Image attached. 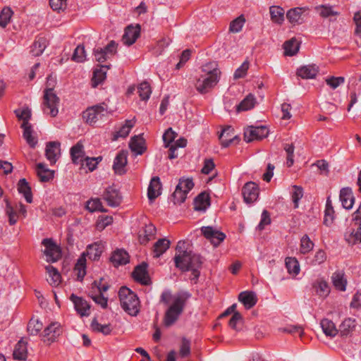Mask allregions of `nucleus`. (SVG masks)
Returning <instances> with one entry per match:
<instances>
[{
    "instance_id": "c85d7f7f",
    "label": "nucleus",
    "mask_w": 361,
    "mask_h": 361,
    "mask_svg": "<svg viewBox=\"0 0 361 361\" xmlns=\"http://www.w3.org/2000/svg\"><path fill=\"white\" fill-rule=\"evenodd\" d=\"M70 153L72 161L75 164H78L85 158L84 146L80 142H77L71 148Z\"/></svg>"
},
{
    "instance_id": "ddd939ff",
    "label": "nucleus",
    "mask_w": 361,
    "mask_h": 361,
    "mask_svg": "<svg viewBox=\"0 0 361 361\" xmlns=\"http://www.w3.org/2000/svg\"><path fill=\"white\" fill-rule=\"evenodd\" d=\"M268 134L269 129L266 126H250L244 132V140L246 142H250L255 140L263 139L267 137Z\"/></svg>"
},
{
    "instance_id": "9b49d317",
    "label": "nucleus",
    "mask_w": 361,
    "mask_h": 361,
    "mask_svg": "<svg viewBox=\"0 0 361 361\" xmlns=\"http://www.w3.org/2000/svg\"><path fill=\"white\" fill-rule=\"evenodd\" d=\"M201 232L214 247L219 245L226 238L225 233L212 226H202Z\"/></svg>"
},
{
    "instance_id": "c03bdc74",
    "label": "nucleus",
    "mask_w": 361,
    "mask_h": 361,
    "mask_svg": "<svg viewBox=\"0 0 361 361\" xmlns=\"http://www.w3.org/2000/svg\"><path fill=\"white\" fill-rule=\"evenodd\" d=\"M313 287L318 295L320 297H326L330 293V287L328 283L323 279H317L313 285Z\"/></svg>"
},
{
    "instance_id": "cd10ccee",
    "label": "nucleus",
    "mask_w": 361,
    "mask_h": 361,
    "mask_svg": "<svg viewBox=\"0 0 361 361\" xmlns=\"http://www.w3.org/2000/svg\"><path fill=\"white\" fill-rule=\"evenodd\" d=\"M21 128L23 129V137L26 140V142L32 148H35L37 144V139L33 135L34 130L32 126L30 123L21 124Z\"/></svg>"
},
{
    "instance_id": "e433bc0d",
    "label": "nucleus",
    "mask_w": 361,
    "mask_h": 361,
    "mask_svg": "<svg viewBox=\"0 0 361 361\" xmlns=\"http://www.w3.org/2000/svg\"><path fill=\"white\" fill-rule=\"evenodd\" d=\"M321 327L323 332L326 336L334 337L337 335L338 331L336 327L335 324L329 319H323L320 322Z\"/></svg>"
},
{
    "instance_id": "680f3d73",
    "label": "nucleus",
    "mask_w": 361,
    "mask_h": 361,
    "mask_svg": "<svg viewBox=\"0 0 361 361\" xmlns=\"http://www.w3.org/2000/svg\"><path fill=\"white\" fill-rule=\"evenodd\" d=\"M245 18L243 16H240L233 20H232L229 25V31L233 33H237L241 31L245 23Z\"/></svg>"
},
{
    "instance_id": "2eb2a0df",
    "label": "nucleus",
    "mask_w": 361,
    "mask_h": 361,
    "mask_svg": "<svg viewBox=\"0 0 361 361\" xmlns=\"http://www.w3.org/2000/svg\"><path fill=\"white\" fill-rule=\"evenodd\" d=\"M259 187L254 182H248L245 184L242 189V194L244 201L250 204L255 202L259 197Z\"/></svg>"
},
{
    "instance_id": "6e6d98bb",
    "label": "nucleus",
    "mask_w": 361,
    "mask_h": 361,
    "mask_svg": "<svg viewBox=\"0 0 361 361\" xmlns=\"http://www.w3.org/2000/svg\"><path fill=\"white\" fill-rule=\"evenodd\" d=\"M355 327V320L351 318L345 319L340 326V331L342 335L346 336Z\"/></svg>"
},
{
    "instance_id": "bb28decb",
    "label": "nucleus",
    "mask_w": 361,
    "mask_h": 361,
    "mask_svg": "<svg viewBox=\"0 0 361 361\" xmlns=\"http://www.w3.org/2000/svg\"><path fill=\"white\" fill-rule=\"evenodd\" d=\"M156 227L152 224H149L145 226L143 230L139 233V241L141 244H146L149 240L154 238L156 235Z\"/></svg>"
},
{
    "instance_id": "0e129e2a",
    "label": "nucleus",
    "mask_w": 361,
    "mask_h": 361,
    "mask_svg": "<svg viewBox=\"0 0 361 361\" xmlns=\"http://www.w3.org/2000/svg\"><path fill=\"white\" fill-rule=\"evenodd\" d=\"M14 113L19 120L23 121L22 123H29L31 118V110L28 107H25L22 109H16Z\"/></svg>"
},
{
    "instance_id": "c756f323",
    "label": "nucleus",
    "mask_w": 361,
    "mask_h": 361,
    "mask_svg": "<svg viewBox=\"0 0 361 361\" xmlns=\"http://www.w3.org/2000/svg\"><path fill=\"white\" fill-rule=\"evenodd\" d=\"M110 260L115 267L126 264L129 262V255L124 250L118 249L112 253Z\"/></svg>"
},
{
    "instance_id": "a19ab883",
    "label": "nucleus",
    "mask_w": 361,
    "mask_h": 361,
    "mask_svg": "<svg viewBox=\"0 0 361 361\" xmlns=\"http://www.w3.org/2000/svg\"><path fill=\"white\" fill-rule=\"evenodd\" d=\"M271 20L277 24H282L284 20V10L279 6H271L269 8Z\"/></svg>"
},
{
    "instance_id": "412c9836",
    "label": "nucleus",
    "mask_w": 361,
    "mask_h": 361,
    "mask_svg": "<svg viewBox=\"0 0 361 361\" xmlns=\"http://www.w3.org/2000/svg\"><path fill=\"white\" fill-rule=\"evenodd\" d=\"M161 190L160 178L158 176H154L150 180L147 190V197L151 202L161 195Z\"/></svg>"
},
{
    "instance_id": "aec40b11",
    "label": "nucleus",
    "mask_w": 361,
    "mask_h": 361,
    "mask_svg": "<svg viewBox=\"0 0 361 361\" xmlns=\"http://www.w3.org/2000/svg\"><path fill=\"white\" fill-rule=\"evenodd\" d=\"M128 152L124 150L120 151L114 159L113 169L116 174L123 175L126 173V166L127 161Z\"/></svg>"
},
{
    "instance_id": "a878e982",
    "label": "nucleus",
    "mask_w": 361,
    "mask_h": 361,
    "mask_svg": "<svg viewBox=\"0 0 361 361\" xmlns=\"http://www.w3.org/2000/svg\"><path fill=\"white\" fill-rule=\"evenodd\" d=\"M209 206L210 197L205 191L200 193L194 200V209L197 211H205Z\"/></svg>"
},
{
    "instance_id": "8fccbe9b",
    "label": "nucleus",
    "mask_w": 361,
    "mask_h": 361,
    "mask_svg": "<svg viewBox=\"0 0 361 361\" xmlns=\"http://www.w3.org/2000/svg\"><path fill=\"white\" fill-rule=\"evenodd\" d=\"M255 104V98L253 94H248L238 106L237 111H247L252 109Z\"/></svg>"
},
{
    "instance_id": "f704fd0d",
    "label": "nucleus",
    "mask_w": 361,
    "mask_h": 361,
    "mask_svg": "<svg viewBox=\"0 0 361 361\" xmlns=\"http://www.w3.org/2000/svg\"><path fill=\"white\" fill-rule=\"evenodd\" d=\"M171 242L166 238L159 239L154 245L153 253L154 257H159L170 247Z\"/></svg>"
},
{
    "instance_id": "e2e57ef3",
    "label": "nucleus",
    "mask_w": 361,
    "mask_h": 361,
    "mask_svg": "<svg viewBox=\"0 0 361 361\" xmlns=\"http://www.w3.org/2000/svg\"><path fill=\"white\" fill-rule=\"evenodd\" d=\"M86 59L85 50L83 45H78L74 50L72 60L77 63L84 62Z\"/></svg>"
},
{
    "instance_id": "a18cd8bd",
    "label": "nucleus",
    "mask_w": 361,
    "mask_h": 361,
    "mask_svg": "<svg viewBox=\"0 0 361 361\" xmlns=\"http://www.w3.org/2000/svg\"><path fill=\"white\" fill-rule=\"evenodd\" d=\"M47 47V40L44 37H39L31 47L30 53L34 56L41 55Z\"/></svg>"
},
{
    "instance_id": "a211bd4d",
    "label": "nucleus",
    "mask_w": 361,
    "mask_h": 361,
    "mask_svg": "<svg viewBox=\"0 0 361 361\" xmlns=\"http://www.w3.org/2000/svg\"><path fill=\"white\" fill-rule=\"evenodd\" d=\"M103 199L110 207H117L121 202V196L119 191L113 186L108 187L104 194Z\"/></svg>"
},
{
    "instance_id": "20e7f679",
    "label": "nucleus",
    "mask_w": 361,
    "mask_h": 361,
    "mask_svg": "<svg viewBox=\"0 0 361 361\" xmlns=\"http://www.w3.org/2000/svg\"><path fill=\"white\" fill-rule=\"evenodd\" d=\"M221 72L215 61H209L200 68V73L194 82L196 90L201 94L209 92L219 82Z\"/></svg>"
},
{
    "instance_id": "5fc2aeb1",
    "label": "nucleus",
    "mask_w": 361,
    "mask_h": 361,
    "mask_svg": "<svg viewBox=\"0 0 361 361\" xmlns=\"http://www.w3.org/2000/svg\"><path fill=\"white\" fill-rule=\"evenodd\" d=\"M135 121L133 120H126L125 121V124L122 126L120 130L116 133L115 135L116 138L118 137H126L129 133L132 128L134 126Z\"/></svg>"
},
{
    "instance_id": "79ce46f5",
    "label": "nucleus",
    "mask_w": 361,
    "mask_h": 361,
    "mask_svg": "<svg viewBox=\"0 0 361 361\" xmlns=\"http://www.w3.org/2000/svg\"><path fill=\"white\" fill-rule=\"evenodd\" d=\"M45 269L49 274V278L47 279L49 283L52 286H59L61 282V274L57 269L51 265L47 266Z\"/></svg>"
},
{
    "instance_id": "4d7b16f0",
    "label": "nucleus",
    "mask_w": 361,
    "mask_h": 361,
    "mask_svg": "<svg viewBox=\"0 0 361 361\" xmlns=\"http://www.w3.org/2000/svg\"><path fill=\"white\" fill-rule=\"evenodd\" d=\"M314 247L313 242L310 239L307 235H305L300 240V250L302 254L310 252Z\"/></svg>"
},
{
    "instance_id": "72a5a7b5",
    "label": "nucleus",
    "mask_w": 361,
    "mask_h": 361,
    "mask_svg": "<svg viewBox=\"0 0 361 361\" xmlns=\"http://www.w3.org/2000/svg\"><path fill=\"white\" fill-rule=\"evenodd\" d=\"M36 172L42 182H48L54 178V171L47 169L43 163L37 164Z\"/></svg>"
},
{
    "instance_id": "393cba45",
    "label": "nucleus",
    "mask_w": 361,
    "mask_h": 361,
    "mask_svg": "<svg viewBox=\"0 0 361 361\" xmlns=\"http://www.w3.org/2000/svg\"><path fill=\"white\" fill-rule=\"evenodd\" d=\"M238 300L247 310H249L256 305L257 298L252 291H243L238 295Z\"/></svg>"
},
{
    "instance_id": "37998d69",
    "label": "nucleus",
    "mask_w": 361,
    "mask_h": 361,
    "mask_svg": "<svg viewBox=\"0 0 361 361\" xmlns=\"http://www.w3.org/2000/svg\"><path fill=\"white\" fill-rule=\"evenodd\" d=\"M18 190L20 193L23 195L27 202L31 203L32 202L31 188L25 178L19 180L18 184Z\"/></svg>"
},
{
    "instance_id": "f8f14e48",
    "label": "nucleus",
    "mask_w": 361,
    "mask_h": 361,
    "mask_svg": "<svg viewBox=\"0 0 361 361\" xmlns=\"http://www.w3.org/2000/svg\"><path fill=\"white\" fill-rule=\"evenodd\" d=\"M61 334V324L58 322H52L44 329L42 335V340L44 343L50 345L55 342Z\"/></svg>"
},
{
    "instance_id": "1a4fd4ad",
    "label": "nucleus",
    "mask_w": 361,
    "mask_h": 361,
    "mask_svg": "<svg viewBox=\"0 0 361 361\" xmlns=\"http://www.w3.org/2000/svg\"><path fill=\"white\" fill-rule=\"evenodd\" d=\"M193 187L194 183L192 178H180L173 193L174 203H183L185 200L188 193Z\"/></svg>"
},
{
    "instance_id": "6e6552de",
    "label": "nucleus",
    "mask_w": 361,
    "mask_h": 361,
    "mask_svg": "<svg viewBox=\"0 0 361 361\" xmlns=\"http://www.w3.org/2000/svg\"><path fill=\"white\" fill-rule=\"evenodd\" d=\"M109 113L108 105L103 102L88 107L85 111H83L82 118L87 123L92 125L95 123L97 121L107 117Z\"/></svg>"
},
{
    "instance_id": "bf43d9fd",
    "label": "nucleus",
    "mask_w": 361,
    "mask_h": 361,
    "mask_svg": "<svg viewBox=\"0 0 361 361\" xmlns=\"http://www.w3.org/2000/svg\"><path fill=\"white\" fill-rule=\"evenodd\" d=\"M12 10L8 7H5L0 13V26L5 27L11 20L13 16Z\"/></svg>"
},
{
    "instance_id": "58836bf2",
    "label": "nucleus",
    "mask_w": 361,
    "mask_h": 361,
    "mask_svg": "<svg viewBox=\"0 0 361 361\" xmlns=\"http://www.w3.org/2000/svg\"><path fill=\"white\" fill-rule=\"evenodd\" d=\"M109 68V66H102L99 68L95 69L93 73L92 79V86L97 87L102 83L106 77V71Z\"/></svg>"
},
{
    "instance_id": "69168bd1",
    "label": "nucleus",
    "mask_w": 361,
    "mask_h": 361,
    "mask_svg": "<svg viewBox=\"0 0 361 361\" xmlns=\"http://www.w3.org/2000/svg\"><path fill=\"white\" fill-rule=\"evenodd\" d=\"M86 208L90 212H94L96 211L106 212V210L103 209L102 202L99 199H92L87 201Z\"/></svg>"
},
{
    "instance_id": "f03ea898",
    "label": "nucleus",
    "mask_w": 361,
    "mask_h": 361,
    "mask_svg": "<svg viewBox=\"0 0 361 361\" xmlns=\"http://www.w3.org/2000/svg\"><path fill=\"white\" fill-rule=\"evenodd\" d=\"M184 241H179L176 245L174 257L175 265L183 271H191L190 279L196 283L200 275V269L203 263L202 257L192 251L184 250Z\"/></svg>"
},
{
    "instance_id": "f257e3e1",
    "label": "nucleus",
    "mask_w": 361,
    "mask_h": 361,
    "mask_svg": "<svg viewBox=\"0 0 361 361\" xmlns=\"http://www.w3.org/2000/svg\"><path fill=\"white\" fill-rule=\"evenodd\" d=\"M190 296L187 291H180L175 295H171L169 291L162 293L161 302L169 305L163 319L166 327L171 326L178 320Z\"/></svg>"
},
{
    "instance_id": "c9c22d12",
    "label": "nucleus",
    "mask_w": 361,
    "mask_h": 361,
    "mask_svg": "<svg viewBox=\"0 0 361 361\" xmlns=\"http://www.w3.org/2000/svg\"><path fill=\"white\" fill-rule=\"evenodd\" d=\"M303 8H294L290 9L286 13V18L292 24H301L303 22L302 13Z\"/></svg>"
},
{
    "instance_id": "b1692460",
    "label": "nucleus",
    "mask_w": 361,
    "mask_h": 361,
    "mask_svg": "<svg viewBox=\"0 0 361 361\" xmlns=\"http://www.w3.org/2000/svg\"><path fill=\"white\" fill-rule=\"evenodd\" d=\"M340 200L341 202L342 206L345 209H352L354 202L355 197L353 196V191L350 188H343L340 191Z\"/></svg>"
},
{
    "instance_id": "09e8293b",
    "label": "nucleus",
    "mask_w": 361,
    "mask_h": 361,
    "mask_svg": "<svg viewBox=\"0 0 361 361\" xmlns=\"http://www.w3.org/2000/svg\"><path fill=\"white\" fill-rule=\"evenodd\" d=\"M345 240L350 244H356L361 242V223L355 229L345 235Z\"/></svg>"
},
{
    "instance_id": "423d86ee",
    "label": "nucleus",
    "mask_w": 361,
    "mask_h": 361,
    "mask_svg": "<svg viewBox=\"0 0 361 361\" xmlns=\"http://www.w3.org/2000/svg\"><path fill=\"white\" fill-rule=\"evenodd\" d=\"M47 79V87L44 90L42 108L44 114L55 117L59 113L60 101L54 90L56 82L51 75H49Z\"/></svg>"
},
{
    "instance_id": "052dcab7",
    "label": "nucleus",
    "mask_w": 361,
    "mask_h": 361,
    "mask_svg": "<svg viewBox=\"0 0 361 361\" xmlns=\"http://www.w3.org/2000/svg\"><path fill=\"white\" fill-rule=\"evenodd\" d=\"M43 328V324L37 319L32 318L27 325V331L31 335H37Z\"/></svg>"
},
{
    "instance_id": "9d476101",
    "label": "nucleus",
    "mask_w": 361,
    "mask_h": 361,
    "mask_svg": "<svg viewBox=\"0 0 361 361\" xmlns=\"http://www.w3.org/2000/svg\"><path fill=\"white\" fill-rule=\"evenodd\" d=\"M42 244L45 247L44 254L47 257V262H55L61 258V249L51 238H44Z\"/></svg>"
},
{
    "instance_id": "5701e85b",
    "label": "nucleus",
    "mask_w": 361,
    "mask_h": 361,
    "mask_svg": "<svg viewBox=\"0 0 361 361\" xmlns=\"http://www.w3.org/2000/svg\"><path fill=\"white\" fill-rule=\"evenodd\" d=\"M129 147L137 155L142 154L146 150L145 140L142 135H135L131 137Z\"/></svg>"
},
{
    "instance_id": "7c9ffc66",
    "label": "nucleus",
    "mask_w": 361,
    "mask_h": 361,
    "mask_svg": "<svg viewBox=\"0 0 361 361\" xmlns=\"http://www.w3.org/2000/svg\"><path fill=\"white\" fill-rule=\"evenodd\" d=\"M350 82L352 88L349 87V88L351 89V91L350 94V101L348 106V111H350L353 105L357 103V95L361 94V82L357 81V80L355 78H352L350 80Z\"/></svg>"
},
{
    "instance_id": "ea45409f",
    "label": "nucleus",
    "mask_w": 361,
    "mask_h": 361,
    "mask_svg": "<svg viewBox=\"0 0 361 361\" xmlns=\"http://www.w3.org/2000/svg\"><path fill=\"white\" fill-rule=\"evenodd\" d=\"M334 209L332 206L331 200L330 197L326 199V208L324 210V224L326 226H330L334 220Z\"/></svg>"
},
{
    "instance_id": "39448f33",
    "label": "nucleus",
    "mask_w": 361,
    "mask_h": 361,
    "mask_svg": "<svg viewBox=\"0 0 361 361\" xmlns=\"http://www.w3.org/2000/svg\"><path fill=\"white\" fill-rule=\"evenodd\" d=\"M104 248V246L102 242H95L87 246L85 252L82 253L75 266V271H78V279L82 281L86 274V257H88L92 261H98Z\"/></svg>"
},
{
    "instance_id": "7ed1b4c3",
    "label": "nucleus",
    "mask_w": 361,
    "mask_h": 361,
    "mask_svg": "<svg viewBox=\"0 0 361 361\" xmlns=\"http://www.w3.org/2000/svg\"><path fill=\"white\" fill-rule=\"evenodd\" d=\"M184 241H179L176 245L174 257L175 265L183 271H191L190 279L196 283L200 275V269L203 263L202 257L192 251L184 250Z\"/></svg>"
},
{
    "instance_id": "49530a36",
    "label": "nucleus",
    "mask_w": 361,
    "mask_h": 361,
    "mask_svg": "<svg viewBox=\"0 0 361 361\" xmlns=\"http://www.w3.org/2000/svg\"><path fill=\"white\" fill-rule=\"evenodd\" d=\"M299 42L295 38L286 41L283 44L284 53L286 56H293L299 51Z\"/></svg>"
},
{
    "instance_id": "f3484780",
    "label": "nucleus",
    "mask_w": 361,
    "mask_h": 361,
    "mask_svg": "<svg viewBox=\"0 0 361 361\" xmlns=\"http://www.w3.org/2000/svg\"><path fill=\"white\" fill-rule=\"evenodd\" d=\"M133 277L142 285H149L151 281L147 272V264L142 262L137 265L133 272Z\"/></svg>"
},
{
    "instance_id": "6ab92c4d",
    "label": "nucleus",
    "mask_w": 361,
    "mask_h": 361,
    "mask_svg": "<svg viewBox=\"0 0 361 361\" xmlns=\"http://www.w3.org/2000/svg\"><path fill=\"white\" fill-rule=\"evenodd\" d=\"M70 299L74 304L75 310L81 317L88 316L90 314V306L86 300L80 297L76 296L73 293L71 294Z\"/></svg>"
},
{
    "instance_id": "4468645a",
    "label": "nucleus",
    "mask_w": 361,
    "mask_h": 361,
    "mask_svg": "<svg viewBox=\"0 0 361 361\" xmlns=\"http://www.w3.org/2000/svg\"><path fill=\"white\" fill-rule=\"evenodd\" d=\"M45 157L51 165L55 164L61 157V143L58 141L48 142L45 148Z\"/></svg>"
},
{
    "instance_id": "774afa93",
    "label": "nucleus",
    "mask_w": 361,
    "mask_h": 361,
    "mask_svg": "<svg viewBox=\"0 0 361 361\" xmlns=\"http://www.w3.org/2000/svg\"><path fill=\"white\" fill-rule=\"evenodd\" d=\"M177 137V133L171 128H168L163 135L165 147H169Z\"/></svg>"
},
{
    "instance_id": "338daca9",
    "label": "nucleus",
    "mask_w": 361,
    "mask_h": 361,
    "mask_svg": "<svg viewBox=\"0 0 361 361\" xmlns=\"http://www.w3.org/2000/svg\"><path fill=\"white\" fill-rule=\"evenodd\" d=\"M190 354V341L186 338H183L179 350V355L181 357H185Z\"/></svg>"
},
{
    "instance_id": "0eeeda50",
    "label": "nucleus",
    "mask_w": 361,
    "mask_h": 361,
    "mask_svg": "<svg viewBox=\"0 0 361 361\" xmlns=\"http://www.w3.org/2000/svg\"><path fill=\"white\" fill-rule=\"evenodd\" d=\"M121 307L131 316H136L140 311V300L130 288L123 286L118 291Z\"/></svg>"
},
{
    "instance_id": "473e14b6",
    "label": "nucleus",
    "mask_w": 361,
    "mask_h": 361,
    "mask_svg": "<svg viewBox=\"0 0 361 361\" xmlns=\"http://www.w3.org/2000/svg\"><path fill=\"white\" fill-rule=\"evenodd\" d=\"M331 281L334 288L340 291H345L347 286V279L344 273L336 271L331 276Z\"/></svg>"
},
{
    "instance_id": "603ef678",
    "label": "nucleus",
    "mask_w": 361,
    "mask_h": 361,
    "mask_svg": "<svg viewBox=\"0 0 361 361\" xmlns=\"http://www.w3.org/2000/svg\"><path fill=\"white\" fill-rule=\"evenodd\" d=\"M319 16L322 18H329L334 16H338V12L335 11L332 6L327 5H320L315 8Z\"/></svg>"
},
{
    "instance_id": "2f4dec72",
    "label": "nucleus",
    "mask_w": 361,
    "mask_h": 361,
    "mask_svg": "<svg viewBox=\"0 0 361 361\" xmlns=\"http://www.w3.org/2000/svg\"><path fill=\"white\" fill-rule=\"evenodd\" d=\"M238 139L236 135H233V129L231 126H228L223 129L219 140L222 147H228L234 140Z\"/></svg>"
},
{
    "instance_id": "13d9d810",
    "label": "nucleus",
    "mask_w": 361,
    "mask_h": 361,
    "mask_svg": "<svg viewBox=\"0 0 361 361\" xmlns=\"http://www.w3.org/2000/svg\"><path fill=\"white\" fill-rule=\"evenodd\" d=\"M293 191L291 192V197L294 204V208L298 207L299 201L303 196V189L301 186L294 185L292 186Z\"/></svg>"
},
{
    "instance_id": "4be33fe9",
    "label": "nucleus",
    "mask_w": 361,
    "mask_h": 361,
    "mask_svg": "<svg viewBox=\"0 0 361 361\" xmlns=\"http://www.w3.org/2000/svg\"><path fill=\"white\" fill-rule=\"evenodd\" d=\"M319 73V67L315 64L303 66L297 69L296 74L302 79L314 78Z\"/></svg>"
},
{
    "instance_id": "864d4df0",
    "label": "nucleus",
    "mask_w": 361,
    "mask_h": 361,
    "mask_svg": "<svg viewBox=\"0 0 361 361\" xmlns=\"http://www.w3.org/2000/svg\"><path fill=\"white\" fill-rule=\"evenodd\" d=\"M137 92L142 100H148L152 93L151 87L147 82H142L138 86Z\"/></svg>"
},
{
    "instance_id": "dca6fc26",
    "label": "nucleus",
    "mask_w": 361,
    "mask_h": 361,
    "mask_svg": "<svg viewBox=\"0 0 361 361\" xmlns=\"http://www.w3.org/2000/svg\"><path fill=\"white\" fill-rule=\"evenodd\" d=\"M141 27L139 24L135 25H130L125 29L122 41L124 44L130 46L133 44L140 35Z\"/></svg>"
},
{
    "instance_id": "3c124183",
    "label": "nucleus",
    "mask_w": 361,
    "mask_h": 361,
    "mask_svg": "<svg viewBox=\"0 0 361 361\" xmlns=\"http://www.w3.org/2000/svg\"><path fill=\"white\" fill-rule=\"evenodd\" d=\"M91 327L94 331L102 333L106 336L109 335L112 331L110 324H101L96 319L92 320Z\"/></svg>"
},
{
    "instance_id": "4c0bfd02",
    "label": "nucleus",
    "mask_w": 361,
    "mask_h": 361,
    "mask_svg": "<svg viewBox=\"0 0 361 361\" xmlns=\"http://www.w3.org/2000/svg\"><path fill=\"white\" fill-rule=\"evenodd\" d=\"M27 357V343L23 339L20 340L16 344L14 351L13 357L16 360H25Z\"/></svg>"
},
{
    "instance_id": "de8ad7c7",
    "label": "nucleus",
    "mask_w": 361,
    "mask_h": 361,
    "mask_svg": "<svg viewBox=\"0 0 361 361\" xmlns=\"http://www.w3.org/2000/svg\"><path fill=\"white\" fill-rule=\"evenodd\" d=\"M286 267L290 274L295 276L300 273V264L295 257H286L285 259Z\"/></svg>"
}]
</instances>
